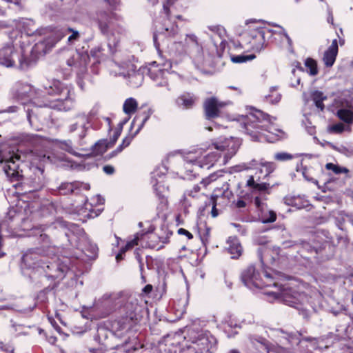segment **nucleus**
<instances>
[{
  "label": "nucleus",
  "mask_w": 353,
  "mask_h": 353,
  "mask_svg": "<svg viewBox=\"0 0 353 353\" xmlns=\"http://www.w3.org/2000/svg\"><path fill=\"white\" fill-rule=\"evenodd\" d=\"M43 243L41 248L29 249L22 257V265L40 275L52 279H61L69 270L70 259L54 255L56 248L50 245L48 236L43 232L45 228L33 229Z\"/></svg>",
  "instance_id": "obj_1"
},
{
  "label": "nucleus",
  "mask_w": 353,
  "mask_h": 353,
  "mask_svg": "<svg viewBox=\"0 0 353 353\" xmlns=\"http://www.w3.org/2000/svg\"><path fill=\"white\" fill-rule=\"evenodd\" d=\"M265 276L266 282L261 279L260 274L256 271L255 267L250 265L242 272L241 277L244 285L249 289L272 288V290H266L264 292L269 297L270 301L283 302L298 310H303L307 303L309 299L305 293L296 292L290 288L287 283H280L274 281L276 278L281 276L280 272L270 273L265 271Z\"/></svg>",
  "instance_id": "obj_2"
},
{
  "label": "nucleus",
  "mask_w": 353,
  "mask_h": 353,
  "mask_svg": "<svg viewBox=\"0 0 353 353\" xmlns=\"http://www.w3.org/2000/svg\"><path fill=\"white\" fill-rule=\"evenodd\" d=\"M43 88L44 91L42 92L43 94H41L30 85L18 82L13 88V94L19 100L30 99V101H33L37 99L34 95H38V97L40 96L44 97V94H48L54 98L52 99L45 98L41 103H37L34 101L33 103L39 107H49L65 112L70 111L74 108L75 94L71 87L63 85L58 80H53L48 81Z\"/></svg>",
  "instance_id": "obj_3"
},
{
  "label": "nucleus",
  "mask_w": 353,
  "mask_h": 353,
  "mask_svg": "<svg viewBox=\"0 0 353 353\" xmlns=\"http://www.w3.org/2000/svg\"><path fill=\"white\" fill-rule=\"evenodd\" d=\"M216 339L210 332L189 327L186 335L168 334L159 341V353H203L210 352Z\"/></svg>",
  "instance_id": "obj_4"
},
{
  "label": "nucleus",
  "mask_w": 353,
  "mask_h": 353,
  "mask_svg": "<svg viewBox=\"0 0 353 353\" xmlns=\"http://www.w3.org/2000/svg\"><path fill=\"white\" fill-rule=\"evenodd\" d=\"M103 299L105 304L110 306L112 310H121L122 316L114 323V326L117 330H129L140 321L141 306L134 296L120 292L105 294Z\"/></svg>",
  "instance_id": "obj_5"
},
{
  "label": "nucleus",
  "mask_w": 353,
  "mask_h": 353,
  "mask_svg": "<svg viewBox=\"0 0 353 353\" xmlns=\"http://www.w3.org/2000/svg\"><path fill=\"white\" fill-rule=\"evenodd\" d=\"M239 121L252 141L274 143L279 139V133L281 131L273 125L269 115L261 110H254L248 115H243Z\"/></svg>",
  "instance_id": "obj_6"
},
{
  "label": "nucleus",
  "mask_w": 353,
  "mask_h": 353,
  "mask_svg": "<svg viewBox=\"0 0 353 353\" xmlns=\"http://www.w3.org/2000/svg\"><path fill=\"white\" fill-rule=\"evenodd\" d=\"M221 158V154H219L217 152L205 154L202 149H198L189 152L184 157L179 154H170L165 163L168 164V169H178L181 173L184 170L185 177L190 179L191 176H195L199 168L209 169Z\"/></svg>",
  "instance_id": "obj_7"
},
{
  "label": "nucleus",
  "mask_w": 353,
  "mask_h": 353,
  "mask_svg": "<svg viewBox=\"0 0 353 353\" xmlns=\"http://www.w3.org/2000/svg\"><path fill=\"white\" fill-rule=\"evenodd\" d=\"M231 169V172H239L252 169L256 170L254 175L250 176L245 184V187L254 194L269 193L268 190L273 186L268 182L271 173L275 169L274 164L272 162L263 159L260 161L252 159L249 162L236 165Z\"/></svg>",
  "instance_id": "obj_8"
},
{
  "label": "nucleus",
  "mask_w": 353,
  "mask_h": 353,
  "mask_svg": "<svg viewBox=\"0 0 353 353\" xmlns=\"http://www.w3.org/2000/svg\"><path fill=\"white\" fill-rule=\"evenodd\" d=\"M301 333L289 332L283 330H276L274 331V336L275 338L276 345H273L269 349V352L275 353H312L309 350L307 345H304V342L310 343L313 350L319 349V343L320 338L302 337Z\"/></svg>",
  "instance_id": "obj_9"
},
{
  "label": "nucleus",
  "mask_w": 353,
  "mask_h": 353,
  "mask_svg": "<svg viewBox=\"0 0 353 353\" xmlns=\"http://www.w3.org/2000/svg\"><path fill=\"white\" fill-rule=\"evenodd\" d=\"M170 54L175 63L181 61L188 56L196 68L201 69L205 65V59L203 46L197 36L193 33L186 34L181 41L173 42L169 48Z\"/></svg>",
  "instance_id": "obj_10"
},
{
  "label": "nucleus",
  "mask_w": 353,
  "mask_h": 353,
  "mask_svg": "<svg viewBox=\"0 0 353 353\" xmlns=\"http://www.w3.org/2000/svg\"><path fill=\"white\" fill-rule=\"evenodd\" d=\"M117 20L118 17L116 14L102 11L97 12L94 19L101 34L108 38V47L110 53L112 54L117 51V48L120 41L119 35L123 32L122 28L117 26L114 22Z\"/></svg>",
  "instance_id": "obj_11"
},
{
  "label": "nucleus",
  "mask_w": 353,
  "mask_h": 353,
  "mask_svg": "<svg viewBox=\"0 0 353 353\" xmlns=\"http://www.w3.org/2000/svg\"><path fill=\"white\" fill-rule=\"evenodd\" d=\"M172 3L171 0H168L163 3L162 12L164 14L163 19L154 22L153 41L157 50L161 43H165L168 38L175 37L179 31L176 23L170 18V7Z\"/></svg>",
  "instance_id": "obj_12"
},
{
  "label": "nucleus",
  "mask_w": 353,
  "mask_h": 353,
  "mask_svg": "<svg viewBox=\"0 0 353 353\" xmlns=\"http://www.w3.org/2000/svg\"><path fill=\"white\" fill-rule=\"evenodd\" d=\"M22 161L23 159L18 152H15L14 148L7 144L0 146V167L11 181H19L23 178V170L20 169Z\"/></svg>",
  "instance_id": "obj_13"
},
{
  "label": "nucleus",
  "mask_w": 353,
  "mask_h": 353,
  "mask_svg": "<svg viewBox=\"0 0 353 353\" xmlns=\"http://www.w3.org/2000/svg\"><path fill=\"white\" fill-rule=\"evenodd\" d=\"M7 35L0 33V65L6 68L15 66L17 61L21 70H26L32 65V61L26 58L15 50L11 41H6Z\"/></svg>",
  "instance_id": "obj_14"
},
{
  "label": "nucleus",
  "mask_w": 353,
  "mask_h": 353,
  "mask_svg": "<svg viewBox=\"0 0 353 353\" xmlns=\"http://www.w3.org/2000/svg\"><path fill=\"white\" fill-rule=\"evenodd\" d=\"M29 170L32 174H28L23 180V182L15 185L17 188H21L23 194L37 192L44 185L43 169L42 168L32 165Z\"/></svg>",
  "instance_id": "obj_15"
},
{
  "label": "nucleus",
  "mask_w": 353,
  "mask_h": 353,
  "mask_svg": "<svg viewBox=\"0 0 353 353\" xmlns=\"http://www.w3.org/2000/svg\"><path fill=\"white\" fill-rule=\"evenodd\" d=\"M111 72L114 76H122L124 78L129 79V83L132 87H139L143 80V76L139 71L136 70V68L133 64H117V63L112 62L110 65Z\"/></svg>",
  "instance_id": "obj_16"
},
{
  "label": "nucleus",
  "mask_w": 353,
  "mask_h": 353,
  "mask_svg": "<svg viewBox=\"0 0 353 353\" xmlns=\"http://www.w3.org/2000/svg\"><path fill=\"white\" fill-rule=\"evenodd\" d=\"M241 145L239 139L234 137H220L212 143L214 148L223 152L222 164H226L235 155Z\"/></svg>",
  "instance_id": "obj_17"
},
{
  "label": "nucleus",
  "mask_w": 353,
  "mask_h": 353,
  "mask_svg": "<svg viewBox=\"0 0 353 353\" xmlns=\"http://www.w3.org/2000/svg\"><path fill=\"white\" fill-rule=\"evenodd\" d=\"M153 110L152 108H148L146 110H144L143 112L138 114L133 119L132 122V127L137 126V129L136 130L134 135H129L125 137L123 139L122 143L117 148V149L113 151L110 157H113L120 153L125 148L128 147L131 141H132L134 136H136L139 132L143 127L147 121L150 119V116L153 113Z\"/></svg>",
  "instance_id": "obj_18"
},
{
  "label": "nucleus",
  "mask_w": 353,
  "mask_h": 353,
  "mask_svg": "<svg viewBox=\"0 0 353 353\" xmlns=\"http://www.w3.org/2000/svg\"><path fill=\"white\" fill-rule=\"evenodd\" d=\"M86 118L81 113H77L74 117V121L68 126V132L70 134L75 133L77 143L82 147L85 145V138L89 131V123Z\"/></svg>",
  "instance_id": "obj_19"
},
{
  "label": "nucleus",
  "mask_w": 353,
  "mask_h": 353,
  "mask_svg": "<svg viewBox=\"0 0 353 353\" xmlns=\"http://www.w3.org/2000/svg\"><path fill=\"white\" fill-rule=\"evenodd\" d=\"M333 106L338 117L347 124L353 123V106L345 99L337 97L334 99Z\"/></svg>",
  "instance_id": "obj_20"
},
{
  "label": "nucleus",
  "mask_w": 353,
  "mask_h": 353,
  "mask_svg": "<svg viewBox=\"0 0 353 353\" xmlns=\"http://www.w3.org/2000/svg\"><path fill=\"white\" fill-rule=\"evenodd\" d=\"M274 32L269 29L265 28H256L250 30L244 37H246L250 48L256 51L260 52L264 48L265 44V35L268 33Z\"/></svg>",
  "instance_id": "obj_21"
},
{
  "label": "nucleus",
  "mask_w": 353,
  "mask_h": 353,
  "mask_svg": "<svg viewBox=\"0 0 353 353\" xmlns=\"http://www.w3.org/2000/svg\"><path fill=\"white\" fill-rule=\"evenodd\" d=\"M89 55L86 52L75 51L67 60V65L75 68L77 72H84L89 62Z\"/></svg>",
  "instance_id": "obj_22"
},
{
  "label": "nucleus",
  "mask_w": 353,
  "mask_h": 353,
  "mask_svg": "<svg viewBox=\"0 0 353 353\" xmlns=\"http://www.w3.org/2000/svg\"><path fill=\"white\" fill-rule=\"evenodd\" d=\"M169 73L168 68H159L158 67L152 68L148 70L150 77L157 83L159 87H165L170 91L167 74Z\"/></svg>",
  "instance_id": "obj_23"
},
{
  "label": "nucleus",
  "mask_w": 353,
  "mask_h": 353,
  "mask_svg": "<svg viewBox=\"0 0 353 353\" xmlns=\"http://www.w3.org/2000/svg\"><path fill=\"white\" fill-rule=\"evenodd\" d=\"M225 103L219 101L216 97L207 99L204 103L206 118L208 119L216 117L219 114V109L224 107Z\"/></svg>",
  "instance_id": "obj_24"
},
{
  "label": "nucleus",
  "mask_w": 353,
  "mask_h": 353,
  "mask_svg": "<svg viewBox=\"0 0 353 353\" xmlns=\"http://www.w3.org/2000/svg\"><path fill=\"white\" fill-rule=\"evenodd\" d=\"M162 232H163L165 235H157L155 234H150L148 235V237L150 241H148V245L149 248L159 250L163 247L164 244L169 242V239L172 234V232L169 231L167 228H163Z\"/></svg>",
  "instance_id": "obj_25"
},
{
  "label": "nucleus",
  "mask_w": 353,
  "mask_h": 353,
  "mask_svg": "<svg viewBox=\"0 0 353 353\" xmlns=\"http://www.w3.org/2000/svg\"><path fill=\"white\" fill-rule=\"evenodd\" d=\"M197 97L191 92H183L175 100L176 105L183 110L192 108L197 101Z\"/></svg>",
  "instance_id": "obj_26"
},
{
  "label": "nucleus",
  "mask_w": 353,
  "mask_h": 353,
  "mask_svg": "<svg viewBox=\"0 0 353 353\" xmlns=\"http://www.w3.org/2000/svg\"><path fill=\"white\" fill-rule=\"evenodd\" d=\"M338 41L337 39H334L332 44L325 51L323 61L326 67H332L335 62L338 54Z\"/></svg>",
  "instance_id": "obj_27"
},
{
  "label": "nucleus",
  "mask_w": 353,
  "mask_h": 353,
  "mask_svg": "<svg viewBox=\"0 0 353 353\" xmlns=\"http://www.w3.org/2000/svg\"><path fill=\"white\" fill-rule=\"evenodd\" d=\"M83 189L88 190L90 189V185L79 181L72 183H63L59 188V192L61 194H68L72 193L76 190Z\"/></svg>",
  "instance_id": "obj_28"
},
{
  "label": "nucleus",
  "mask_w": 353,
  "mask_h": 353,
  "mask_svg": "<svg viewBox=\"0 0 353 353\" xmlns=\"http://www.w3.org/2000/svg\"><path fill=\"white\" fill-rule=\"evenodd\" d=\"M227 250L232 259H238L242 254V246L236 237L230 236L227 241Z\"/></svg>",
  "instance_id": "obj_29"
},
{
  "label": "nucleus",
  "mask_w": 353,
  "mask_h": 353,
  "mask_svg": "<svg viewBox=\"0 0 353 353\" xmlns=\"http://www.w3.org/2000/svg\"><path fill=\"white\" fill-rule=\"evenodd\" d=\"M59 147L61 149L68 152V153L75 156L81 157L85 156L89 157L91 153L89 154H81L79 151H83L84 149H79L78 147L74 146L71 140H63L59 141Z\"/></svg>",
  "instance_id": "obj_30"
},
{
  "label": "nucleus",
  "mask_w": 353,
  "mask_h": 353,
  "mask_svg": "<svg viewBox=\"0 0 353 353\" xmlns=\"http://www.w3.org/2000/svg\"><path fill=\"white\" fill-rule=\"evenodd\" d=\"M54 228L56 229H65L68 228L69 232H72L74 236L76 234L81 235L83 233V231L81 228H80L78 225L74 223H70L67 221L58 219L55 222L53 223Z\"/></svg>",
  "instance_id": "obj_31"
},
{
  "label": "nucleus",
  "mask_w": 353,
  "mask_h": 353,
  "mask_svg": "<svg viewBox=\"0 0 353 353\" xmlns=\"http://www.w3.org/2000/svg\"><path fill=\"white\" fill-rule=\"evenodd\" d=\"M233 194L232 191L229 189V185L227 183L223 184L221 188H216L212 194L211 197L217 198V197H224L226 199H230Z\"/></svg>",
  "instance_id": "obj_32"
},
{
  "label": "nucleus",
  "mask_w": 353,
  "mask_h": 353,
  "mask_svg": "<svg viewBox=\"0 0 353 353\" xmlns=\"http://www.w3.org/2000/svg\"><path fill=\"white\" fill-rule=\"evenodd\" d=\"M285 203L288 205L296 207L298 209L305 208L309 205L308 201L303 199L300 196H287L285 198Z\"/></svg>",
  "instance_id": "obj_33"
},
{
  "label": "nucleus",
  "mask_w": 353,
  "mask_h": 353,
  "mask_svg": "<svg viewBox=\"0 0 353 353\" xmlns=\"http://www.w3.org/2000/svg\"><path fill=\"white\" fill-rule=\"evenodd\" d=\"M111 148L106 140H99L92 147L91 153L94 155H102L107 150Z\"/></svg>",
  "instance_id": "obj_34"
},
{
  "label": "nucleus",
  "mask_w": 353,
  "mask_h": 353,
  "mask_svg": "<svg viewBox=\"0 0 353 353\" xmlns=\"http://www.w3.org/2000/svg\"><path fill=\"white\" fill-rule=\"evenodd\" d=\"M221 326L224 330V332L226 333H229V330L230 328L237 327L239 325L236 323V321L232 318V316H227L224 318V319L221 322ZM232 334H228V336L230 337Z\"/></svg>",
  "instance_id": "obj_35"
},
{
  "label": "nucleus",
  "mask_w": 353,
  "mask_h": 353,
  "mask_svg": "<svg viewBox=\"0 0 353 353\" xmlns=\"http://www.w3.org/2000/svg\"><path fill=\"white\" fill-rule=\"evenodd\" d=\"M137 102L133 98L127 99L123 105V112L127 114L134 113L137 108Z\"/></svg>",
  "instance_id": "obj_36"
},
{
  "label": "nucleus",
  "mask_w": 353,
  "mask_h": 353,
  "mask_svg": "<svg viewBox=\"0 0 353 353\" xmlns=\"http://www.w3.org/2000/svg\"><path fill=\"white\" fill-rule=\"evenodd\" d=\"M312 98L316 108L323 111L324 110V105L323 102L327 99V97L324 96L322 92L314 91L312 94Z\"/></svg>",
  "instance_id": "obj_37"
},
{
  "label": "nucleus",
  "mask_w": 353,
  "mask_h": 353,
  "mask_svg": "<svg viewBox=\"0 0 353 353\" xmlns=\"http://www.w3.org/2000/svg\"><path fill=\"white\" fill-rule=\"evenodd\" d=\"M305 66L307 68V72L310 75L314 76L318 74L317 63L316 61L313 59H306V60L305 61Z\"/></svg>",
  "instance_id": "obj_38"
},
{
  "label": "nucleus",
  "mask_w": 353,
  "mask_h": 353,
  "mask_svg": "<svg viewBox=\"0 0 353 353\" xmlns=\"http://www.w3.org/2000/svg\"><path fill=\"white\" fill-rule=\"evenodd\" d=\"M255 58V55L254 54H239V55H231L230 59L232 63H245L248 61L253 60Z\"/></svg>",
  "instance_id": "obj_39"
},
{
  "label": "nucleus",
  "mask_w": 353,
  "mask_h": 353,
  "mask_svg": "<svg viewBox=\"0 0 353 353\" xmlns=\"http://www.w3.org/2000/svg\"><path fill=\"white\" fill-rule=\"evenodd\" d=\"M326 169L332 170L334 173L338 174L341 173H347L349 170L346 168L340 167L332 163H328L325 165Z\"/></svg>",
  "instance_id": "obj_40"
},
{
  "label": "nucleus",
  "mask_w": 353,
  "mask_h": 353,
  "mask_svg": "<svg viewBox=\"0 0 353 353\" xmlns=\"http://www.w3.org/2000/svg\"><path fill=\"white\" fill-rule=\"evenodd\" d=\"M84 208L85 210L89 211L88 214H87L88 218H94L97 216L101 212V209H97L96 211L92 210V203H89L87 201L84 203Z\"/></svg>",
  "instance_id": "obj_41"
},
{
  "label": "nucleus",
  "mask_w": 353,
  "mask_h": 353,
  "mask_svg": "<svg viewBox=\"0 0 353 353\" xmlns=\"http://www.w3.org/2000/svg\"><path fill=\"white\" fill-rule=\"evenodd\" d=\"M99 112V106L95 105L92 107V108L89 111L88 114L81 112L80 113L83 114L85 117L87 119L86 121L90 124L91 121L98 114Z\"/></svg>",
  "instance_id": "obj_42"
},
{
  "label": "nucleus",
  "mask_w": 353,
  "mask_h": 353,
  "mask_svg": "<svg viewBox=\"0 0 353 353\" xmlns=\"http://www.w3.org/2000/svg\"><path fill=\"white\" fill-rule=\"evenodd\" d=\"M270 92L271 94H269L268 96L266 97L267 100L272 103H278L281 99V94L278 93L277 91L274 88H272L270 90Z\"/></svg>",
  "instance_id": "obj_43"
},
{
  "label": "nucleus",
  "mask_w": 353,
  "mask_h": 353,
  "mask_svg": "<svg viewBox=\"0 0 353 353\" xmlns=\"http://www.w3.org/2000/svg\"><path fill=\"white\" fill-rule=\"evenodd\" d=\"M270 250L265 247H261L258 249L257 253L259 258L262 264H264L267 261V257L269 254Z\"/></svg>",
  "instance_id": "obj_44"
},
{
  "label": "nucleus",
  "mask_w": 353,
  "mask_h": 353,
  "mask_svg": "<svg viewBox=\"0 0 353 353\" xmlns=\"http://www.w3.org/2000/svg\"><path fill=\"white\" fill-rule=\"evenodd\" d=\"M208 28L213 32L216 33L219 37L220 39H221L223 34H224V29L223 27L220 26H209ZM220 44L221 45H223L224 44V41L223 40L221 39V42H220Z\"/></svg>",
  "instance_id": "obj_45"
},
{
  "label": "nucleus",
  "mask_w": 353,
  "mask_h": 353,
  "mask_svg": "<svg viewBox=\"0 0 353 353\" xmlns=\"http://www.w3.org/2000/svg\"><path fill=\"white\" fill-rule=\"evenodd\" d=\"M293 158V156L291 154L288 152H278L274 154V159L279 161H285L291 160Z\"/></svg>",
  "instance_id": "obj_46"
},
{
  "label": "nucleus",
  "mask_w": 353,
  "mask_h": 353,
  "mask_svg": "<svg viewBox=\"0 0 353 353\" xmlns=\"http://www.w3.org/2000/svg\"><path fill=\"white\" fill-rule=\"evenodd\" d=\"M276 219V213L270 210L267 214H264L262 217V221L263 223H272L274 222Z\"/></svg>",
  "instance_id": "obj_47"
},
{
  "label": "nucleus",
  "mask_w": 353,
  "mask_h": 353,
  "mask_svg": "<svg viewBox=\"0 0 353 353\" xmlns=\"http://www.w3.org/2000/svg\"><path fill=\"white\" fill-rule=\"evenodd\" d=\"M200 189L201 188L199 185H194L192 190L185 191L183 196V201H185L187 196L195 197L196 196V194L200 191Z\"/></svg>",
  "instance_id": "obj_48"
},
{
  "label": "nucleus",
  "mask_w": 353,
  "mask_h": 353,
  "mask_svg": "<svg viewBox=\"0 0 353 353\" xmlns=\"http://www.w3.org/2000/svg\"><path fill=\"white\" fill-rule=\"evenodd\" d=\"M230 199H226V198L224 197H217V198H213L211 197V202L212 204H214V205L217 206H225L228 205Z\"/></svg>",
  "instance_id": "obj_49"
},
{
  "label": "nucleus",
  "mask_w": 353,
  "mask_h": 353,
  "mask_svg": "<svg viewBox=\"0 0 353 353\" xmlns=\"http://www.w3.org/2000/svg\"><path fill=\"white\" fill-rule=\"evenodd\" d=\"M138 240L139 237L136 236L132 241H128L124 247H122L121 248L120 250L121 251V252H123L125 254L126 251H128L130 249H132L134 246L138 244Z\"/></svg>",
  "instance_id": "obj_50"
},
{
  "label": "nucleus",
  "mask_w": 353,
  "mask_h": 353,
  "mask_svg": "<svg viewBox=\"0 0 353 353\" xmlns=\"http://www.w3.org/2000/svg\"><path fill=\"white\" fill-rule=\"evenodd\" d=\"M68 31L72 32V34L68 37V41L70 43H73L77 41L79 37V33L77 30H74L72 28H69Z\"/></svg>",
  "instance_id": "obj_51"
},
{
  "label": "nucleus",
  "mask_w": 353,
  "mask_h": 353,
  "mask_svg": "<svg viewBox=\"0 0 353 353\" xmlns=\"http://www.w3.org/2000/svg\"><path fill=\"white\" fill-rule=\"evenodd\" d=\"M216 179V174H210L208 177L202 179L201 181V184H202L204 187L208 185L211 182L215 181Z\"/></svg>",
  "instance_id": "obj_52"
},
{
  "label": "nucleus",
  "mask_w": 353,
  "mask_h": 353,
  "mask_svg": "<svg viewBox=\"0 0 353 353\" xmlns=\"http://www.w3.org/2000/svg\"><path fill=\"white\" fill-rule=\"evenodd\" d=\"M300 244L302 245V248L306 250L309 252H315L317 253V250L316 248L311 246L308 243L305 241H301Z\"/></svg>",
  "instance_id": "obj_53"
},
{
  "label": "nucleus",
  "mask_w": 353,
  "mask_h": 353,
  "mask_svg": "<svg viewBox=\"0 0 353 353\" xmlns=\"http://www.w3.org/2000/svg\"><path fill=\"white\" fill-rule=\"evenodd\" d=\"M331 130L334 132L341 133L343 131L344 126L341 123L335 124L331 127Z\"/></svg>",
  "instance_id": "obj_54"
},
{
  "label": "nucleus",
  "mask_w": 353,
  "mask_h": 353,
  "mask_svg": "<svg viewBox=\"0 0 353 353\" xmlns=\"http://www.w3.org/2000/svg\"><path fill=\"white\" fill-rule=\"evenodd\" d=\"M210 230L206 228L205 232L203 234H201V240L203 244H205L209 240Z\"/></svg>",
  "instance_id": "obj_55"
},
{
  "label": "nucleus",
  "mask_w": 353,
  "mask_h": 353,
  "mask_svg": "<svg viewBox=\"0 0 353 353\" xmlns=\"http://www.w3.org/2000/svg\"><path fill=\"white\" fill-rule=\"evenodd\" d=\"M327 21L329 23H331L332 26H334V18L332 14V11L330 7H327Z\"/></svg>",
  "instance_id": "obj_56"
},
{
  "label": "nucleus",
  "mask_w": 353,
  "mask_h": 353,
  "mask_svg": "<svg viewBox=\"0 0 353 353\" xmlns=\"http://www.w3.org/2000/svg\"><path fill=\"white\" fill-rule=\"evenodd\" d=\"M103 170L107 174H112L114 172V168L112 165H107L103 167Z\"/></svg>",
  "instance_id": "obj_57"
},
{
  "label": "nucleus",
  "mask_w": 353,
  "mask_h": 353,
  "mask_svg": "<svg viewBox=\"0 0 353 353\" xmlns=\"http://www.w3.org/2000/svg\"><path fill=\"white\" fill-rule=\"evenodd\" d=\"M178 233L179 234H183V235H185L188 239H191L193 238V236L192 234L188 230L183 229V228H180L178 230Z\"/></svg>",
  "instance_id": "obj_58"
},
{
  "label": "nucleus",
  "mask_w": 353,
  "mask_h": 353,
  "mask_svg": "<svg viewBox=\"0 0 353 353\" xmlns=\"http://www.w3.org/2000/svg\"><path fill=\"white\" fill-rule=\"evenodd\" d=\"M298 243L292 241H283L282 245L284 248H289L297 245Z\"/></svg>",
  "instance_id": "obj_59"
},
{
  "label": "nucleus",
  "mask_w": 353,
  "mask_h": 353,
  "mask_svg": "<svg viewBox=\"0 0 353 353\" xmlns=\"http://www.w3.org/2000/svg\"><path fill=\"white\" fill-rule=\"evenodd\" d=\"M254 203L260 210L263 211L264 210V203L261 201L258 196H256L254 199Z\"/></svg>",
  "instance_id": "obj_60"
},
{
  "label": "nucleus",
  "mask_w": 353,
  "mask_h": 353,
  "mask_svg": "<svg viewBox=\"0 0 353 353\" xmlns=\"http://www.w3.org/2000/svg\"><path fill=\"white\" fill-rule=\"evenodd\" d=\"M120 136V132L116 131L114 132L112 138L111 139L109 143L110 144V146L112 147L117 141L119 137Z\"/></svg>",
  "instance_id": "obj_61"
},
{
  "label": "nucleus",
  "mask_w": 353,
  "mask_h": 353,
  "mask_svg": "<svg viewBox=\"0 0 353 353\" xmlns=\"http://www.w3.org/2000/svg\"><path fill=\"white\" fill-rule=\"evenodd\" d=\"M279 28H280V29H281V30H280V32H279V34H280L283 35V36L286 38V39H287V41H288V43H289V44H291V43H292V40H291V39L290 38V37L288 36V34H287V32H286V31L285 30V29H284V28H282V27H281V26H279Z\"/></svg>",
  "instance_id": "obj_62"
},
{
  "label": "nucleus",
  "mask_w": 353,
  "mask_h": 353,
  "mask_svg": "<svg viewBox=\"0 0 353 353\" xmlns=\"http://www.w3.org/2000/svg\"><path fill=\"white\" fill-rule=\"evenodd\" d=\"M152 290V285H146L142 290V292L146 294H150Z\"/></svg>",
  "instance_id": "obj_63"
},
{
  "label": "nucleus",
  "mask_w": 353,
  "mask_h": 353,
  "mask_svg": "<svg viewBox=\"0 0 353 353\" xmlns=\"http://www.w3.org/2000/svg\"><path fill=\"white\" fill-rule=\"evenodd\" d=\"M343 219L344 221L349 222L353 225V216L351 214H345Z\"/></svg>",
  "instance_id": "obj_64"
}]
</instances>
